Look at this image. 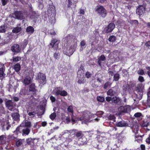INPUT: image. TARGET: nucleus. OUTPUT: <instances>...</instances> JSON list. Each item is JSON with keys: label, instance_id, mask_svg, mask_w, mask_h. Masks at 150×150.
Segmentation results:
<instances>
[{"label": "nucleus", "instance_id": "obj_1", "mask_svg": "<svg viewBox=\"0 0 150 150\" xmlns=\"http://www.w3.org/2000/svg\"><path fill=\"white\" fill-rule=\"evenodd\" d=\"M144 87V85L143 84L140 83L138 84L135 88V91L137 93L135 95L136 98L139 100H141L142 98Z\"/></svg>", "mask_w": 150, "mask_h": 150}, {"label": "nucleus", "instance_id": "obj_2", "mask_svg": "<svg viewBox=\"0 0 150 150\" xmlns=\"http://www.w3.org/2000/svg\"><path fill=\"white\" fill-rule=\"evenodd\" d=\"M48 16H50L49 18V22L51 24H53L55 22V10L54 8L53 7H49L47 10Z\"/></svg>", "mask_w": 150, "mask_h": 150}, {"label": "nucleus", "instance_id": "obj_3", "mask_svg": "<svg viewBox=\"0 0 150 150\" xmlns=\"http://www.w3.org/2000/svg\"><path fill=\"white\" fill-rule=\"evenodd\" d=\"M64 46L63 49V52L64 54L67 56H70L73 53L75 50V46L73 45V46H71L69 47Z\"/></svg>", "mask_w": 150, "mask_h": 150}, {"label": "nucleus", "instance_id": "obj_4", "mask_svg": "<svg viewBox=\"0 0 150 150\" xmlns=\"http://www.w3.org/2000/svg\"><path fill=\"white\" fill-rule=\"evenodd\" d=\"M29 15L30 19L32 20L34 23L36 22L37 19L40 16V15L38 11H36L33 10L30 11Z\"/></svg>", "mask_w": 150, "mask_h": 150}, {"label": "nucleus", "instance_id": "obj_5", "mask_svg": "<svg viewBox=\"0 0 150 150\" xmlns=\"http://www.w3.org/2000/svg\"><path fill=\"white\" fill-rule=\"evenodd\" d=\"M96 11L99 16L103 18H104L106 16V11L103 6H100L96 9Z\"/></svg>", "mask_w": 150, "mask_h": 150}, {"label": "nucleus", "instance_id": "obj_6", "mask_svg": "<svg viewBox=\"0 0 150 150\" xmlns=\"http://www.w3.org/2000/svg\"><path fill=\"white\" fill-rule=\"evenodd\" d=\"M118 110L120 114L127 113L131 110V108L129 105H122L118 108Z\"/></svg>", "mask_w": 150, "mask_h": 150}, {"label": "nucleus", "instance_id": "obj_7", "mask_svg": "<svg viewBox=\"0 0 150 150\" xmlns=\"http://www.w3.org/2000/svg\"><path fill=\"white\" fill-rule=\"evenodd\" d=\"M28 92L30 93L33 94V95H36V92L37 91V87L35 86V84L32 83L28 87Z\"/></svg>", "mask_w": 150, "mask_h": 150}, {"label": "nucleus", "instance_id": "obj_8", "mask_svg": "<svg viewBox=\"0 0 150 150\" xmlns=\"http://www.w3.org/2000/svg\"><path fill=\"white\" fill-rule=\"evenodd\" d=\"M74 36L72 34H69L67 36L64 38V46H67L69 45L71 43V42L72 41Z\"/></svg>", "mask_w": 150, "mask_h": 150}, {"label": "nucleus", "instance_id": "obj_9", "mask_svg": "<svg viewBox=\"0 0 150 150\" xmlns=\"http://www.w3.org/2000/svg\"><path fill=\"white\" fill-rule=\"evenodd\" d=\"M67 7L68 8H75L76 6V4L78 2V0H67Z\"/></svg>", "mask_w": 150, "mask_h": 150}, {"label": "nucleus", "instance_id": "obj_10", "mask_svg": "<svg viewBox=\"0 0 150 150\" xmlns=\"http://www.w3.org/2000/svg\"><path fill=\"white\" fill-rule=\"evenodd\" d=\"M5 105L7 109L10 111H12L15 107V105L11 100H8L6 102Z\"/></svg>", "mask_w": 150, "mask_h": 150}, {"label": "nucleus", "instance_id": "obj_11", "mask_svg": "<svg viewBox=\"0 0 150 150\" xmlns=\"http://www.w3.org/2000/svg\"><path fill=\"white\" fill-rule=\"evenodd\" d=\"M58 44L57 40L56 38H53L51 40L50 45L51 46L52 48H54V50H57L58 47Z\"/></svg>", "mask_w": 150, "mask_h": 150}, {"label": "nucleus", "instance_id": "obj_12", "mask_svg": "<svg viewBox=\"0 0 150 150\" xmlns=\"http://www.w3.org/2000/svg\"><path fill=\"white\" fill-rule=\"evenodd\" d=\"M16 112L11 114V116L13 119L15 121H18L20 120V115L19 113V111L18 109H16Z\"/></svg>", "mask_w": 150, "mask_h": 150}, {"label": "nucleus", "instance_id": "obj_13", "mask_svg": "<svg viewBox=\"0 0 150 150\" xmlns=\"http://www.w3.org/2000/svg\"><path fill=\"white\" fill-rule=\"evenodd\" d=\"M115 25L113 23H110L108 25V27L105 28L104 30L105 33H108L112 32L115 28Z\"/></svg>", "mask_w": 150, "mask_h": 150}, {"label": "nucleus", "instance_id": "obj_14", "mask_svg": "<svg viewBox=\"0 0 150 150\" xmlns=\"http://www.w3.org/2000/svg\"><path fill=\"white\" fill-rule=\"evenodd\" d=\"M16 18L18 20H22L23 17V13L21 11H16L14 13Z\"/></svg>", "mask_w": 150, "mask_h": 150}, {"label": "nucleus", "instance_id": "obj_15", "mask_svg": "<svg viewBox=\"0 0 150 150\" xmlns=\"http://www.w3.org/2000/svg\"><path fill=\"white\" fill-rule=\"evenodd\" d=\"M11 51L13 52L18 53L21 51L19 45L17 44H14L11 48Z\"/></svg>", "mask_w": 150, "mask_h": 150}, {"label": "nucleus", "instance_id": "obj_16", "mask_svg": "<svg viewBox=\"0 0 150 150\" xmlns=\"http://www.w3.org/2000/svg\"><path fill=\"white\" fill-rule=\"evenodd\" d=\"M145 11V8L142 6H140L137 8L136 10V13L138 15H142Z\"/></svg>", "mask_w": 150, "mask_h": 150}, {"label": "nucleus", "instance_id": "obj_17", "mask_svg": "<svg viewBox=\"0 0 150 150\" xmlns=\"http://www.w3.org/2000/svg\"><path fill=\"white\" fill-rule=\"evenodd\" d=\"M5 70V67L4 66L0 68V79L2 80L5 77L6 74L4 73Z\"/></svg>", "mask_w": 150, "mask_h": 150}, {"label": "nucleus", "instance_id": "obj_18", "mask_svg": "<svg viewBox=\"0 0 150 150\" xmlns=\"http://www.w3.org/2000/svg\"><path fill=\"white\" fill-rule=\"evenodd\" d=\"M121 99L118 97L114 96L112 98V102L116 105H119L121 102Z\"/></svg>", "mask_w": 150, "mask_h": 150}, {"label": "nucleus", "instance_id": "obj_19", "mask_svg": "<svg viewBox=\"0 0 150 150\" xmlns=\"http://www.w3.org/2000/svg\"><path fill=\"white\" fill-rule=\"evenodd\" d=\"M23 126L21 125L18 126L16 128L15 131L13 132L17 135H18L19 134H22L23 130Z\"/></svg>", "mask_w": 150, "mask_h": 150}, {"label": "nucleus", "instance_id": "obj_20", "mask_svg": "<svg viewBox=\"0 0 150 150\" xmlns=\"http://www.w3.org/2000/svg\"><path fill=\"white\" fill-rule=\"evenodd\" d=\"M106 60V57L104 55H101L98 58L97 62L99 66L102 67V61H105Z\"/></svg>", "mask_w": 150, "mask_h": 150}, {"label": "nucleus", "instance_id": "obj_21", "mask_svg": "<svg viewBox=\"0 0 150 150\" xmlns=\"http://www.w3.org/2000/svg\"><path fill=\"white\" fill-rule=\"evenodd\" d=\"M38 79L42 80L44 82L46 80V77L45 74L39 72L38 74Z\"/></svg>", "mask_w": 150, "mask_h": 150}, {"label": "nucleus", "instance_id": "obj_22", "mask_svg": "<svg viewBox=\"0 0 150 150\" xmlns=\"http://www.w3.org/2000/svg\"><path fill=\"white\" fill-rule=\"evenodd\" d=\"M30 83L31 78L30 76H28L25 77L23 80V83L25 85H29Z\"/></svg>", "mask_w": 150, "mask_h": 150}, {"label": "nucleus", "instance_id": "obj_23", "mask_svg": "<svg viewBox=\"0 0 150 150\" xmlns=\"http://www.w3.org/2000/svg\"><path fill=\"white\" fill-rule=\"evenodd\" d=\"M73 136L74 137L76 136L79 139L82 137L83 136V134L82 131H78L75 132L74 134H73Z\"/></svg>", "mask_w": 150, "mask_h": 150}, {"label": "nucleus", "instance_id": "obj_24", "mask_svg": "<svg viewBox=\"0 0 150 150\" xmlns=\"http://www.w3.org/2000/svg\"><path fill=\"white\" fill-rule=\"evenodd\" d=\"M30 130L28 127L25 128L23 126L22 133L23 136L28 135L30 133Z\"/></svg>", "mask_w": 150, "mask_h": 150}, {"label": "nucleus", "instance_id": "obj_25", "mask_svg": "<svg viewBox=\"0 0 150 150\" xmlns=\"http://www.w3.org/2000/svg\"><path fill=\"white\" fill-rule=\"evenodd\" d=\"M127 123L125 121H121L116 123V125L118 127H123L126 126L127 125Z\"/></svg>", "mask_w": 150, "mask_h": 150}, {"label": "nucleus", "instance_id": "obj_26", "mask_svg": "<svg viewBox=\"0 0 150 150\" xmlns=\"http://www.w3.org/2000/svg\"><path fill=\"white\" fill-rule=\"evenodd\" d=\"M13 69L16 72H18L21 69V66L20 64L17 63L13 66Z\"/></svg>", "mask_w": 150, "mask_h": 150}, {"label": "nucleus", "instance_id": "obj_27", "mask_svg": "<svg viewBox=\"0 0 150 150\" xmlns=\"http://www.w3.org/2000/svg\"><path fill=\"white\" fill-rule=\"evenodd\" d=\"M35 139V138H29L26 139V141L27 144L28 145H30L32 144L31 143H32L34 144V141Z\"/></svg>", "mask_w": 150, "mask_h": 150}, {"label": "nucleus", "instance_id": "obj_28", "mask_svg": "<svg viewBox=\"0 0 150 150\" xmlns=\"http://www.w3.org/2000/svg\"><path fill=\"white\" fill-rule=\"evenodd\" d=\"M115 93V92L112 89H109L107 92V94L111 96H113Z\"/></svg>", "mask_w": 150, "mask_h": 150}, {"label": "nucleus", "instance_id": "obj_29", "mask_svg": "<svg viewBox=\"0 0 150 150\" xmlns=\"http://www.w3.org/2000/svg\"><path fill=\"white\" fill-rule=\"evenodd\" d=\"M74 139V137L73 136V134H70L68 137L67 138L66 141L70 142H71Z\"/></svg>", "mask_w": 150, "mask_h": 150}, {"label": "nucleus", "instance_id": "obj_30", "mask_svg": "<svg viewBox=\"0 0 150 150\" xmlns=\"http://www.w3.org/2000/svg\"><path fill=\"white\" fill-rule=\"evenodd\" d=\"M34 31V29L32 26H29L27 27L26 29V31L29 33H33Z\"/></svg>", "mask_w": 150, "mask_h": 150}, {"label": "nucleus", "instance_id": "obj_31", "mask_svg": "<svg viewBox=\"0 0 150 150\" xmlns=\"http://www.w3.org/2000/svg\"><path fill=\"white\" fill-rule=\"evenodd\" d=\"M21 30V27H17L14 28L12 30V32L13 33H18Z\"/></svg>", "mask_w": 150, "mask_h": 150}, {"label": "nucleus", "instance_id": "obj_32", "mask_svg": "<svg viewBox=\"0 0 150 150\" xmlns=\"http://www.w3.org/2000/svg\"><path fill=\"white\" fill-rule=\"evenodd\" d=\"M67 111L68 112L71 113L72 116L74 115V111L72 105L69 106L67 108Z\"/></svg>", "mask_w": 150, "mask_h": 150}, {"label": "nucleus", "instance_id": "obj_33", "mask_svg": "<svg viewBox=\"0 0 150 150\" xmlns=\"http://www.w3.org/2000/svg\"><path fill=\"white\" fill-rule=\"evenodd\" d=\"M108 40L110 42H114L116 40V38L114 35H111L110 36Z\"/></svg>", "mask_w": 150, "mask_h": 150}, {"label": "nucleus", "instance_id": "obj_34", "mask_svg": "<svg viewBox=\"0 0 150 150\" xmlns=\"http://www.w3.org/2000/svg\"><path fill=\"white\" fill-rule=\"evenodd\" d=\"M60 53L58 51H56L54 54L53 57L55 59L58 60L59 59Z\"/></svg>", "mask_w": 150, "mask_h": 150}, {"label": "nucleus", "instance_id": "obj_35", "mask_svg": "<svg viewBox=\"0 0 150 150\" xmlns=\"http://www.w3.org/2000/svg\"><path fill=\"white\" fill-rule=\"evenodd\" d=\"M6 26L5 24L0 26V33H4L6 32Z\"/></svg>", "mask_w": 150, "mask_h": 150}, {"label": "nucleus", "instance_id": "obj_36", "mask_svg": "<svg viewBox=\"0 0 150 150\" xmlns=\"http://www.w3.org/2000/svg\"><path fill=\"white\" fill-rule=\"evenodd\" d=\"M120 78V75L119 74L116 73L113 76V80L115 81H118Z\"/></svg>", "mask_w": 150, "mask_h": 150}, {"label": "nucleus", "instance_id": "obj_37", "mask_svg": "<svg viewBox=\"0 0 150 150\" xmlns=\"http://www.w3.org/2000/svg\"><path fill=\"white\" fill-rule=\"evenodd\" d=\"M23 143V140L19 139L17 140L16 142V146L18 147L21 146Z\"/></svg>", "mask_w": 150, "mask_h": 150}, {"label": "nucleus", "instance_id": "obj_38", "mask_svg": "<svg viewBox=\"0 0 150 150\" xmlns=\"http://www.w3.org/2000/svg\"><path fill=\"white\" fill-rule=\"evenodd\" d=\"M60 87H57L55 89V95L57 96H59V95H60V93L61 91L59 90V89H60Z\"/></svg>", "mask_w": 150, "mask_h": 150}, {"label": "nucleus", "instance_id": "obj_39", "mask_svg": "<svg viewBox=\"0 0 150 150\" xmlns=\"http://www.w3.org/2000/svg\"><path fill=\"white\" fill-rule=\"evenodd\" d=\"M10 41V40L9 39L7 40H4L2 42L0 43V46H3L4 45L7 44L9 43Z\"/></svg>", "mask_w": 150, "mask_h": 150}, {"label": "nucleus", "instance_id": "obj_40", "mask_svg": "<svg viewBox=\"0 0 150 150\" xmlns=\"http://www.w3.org/2000/svg\"><path fill=\"white\" fill-rule=\"evenodd\" d=\"M56 117V113L55 112H54L51 113L50 115V118L52 120H54Z\"/></svg>", "mask_w": 150, "mask_h": 150}, {"label": "nucleus", "instance_id": "obj_41", "mask_svg": "<svg viewBox=\"0 0 150 150\" xmlns=\"http://www.w3.org/2000/svg\"><path fill=\"white\" fill-rule=\"evenodd\" d=\"M12 59L13 62H17L20 61L21 58L20 57H13Z\"/></svg>", "mask_w": 150, "mask_h": 150}, {"label": "nucleus", "instance_id": "obj_42", "mask_svg": "<svg viewBox=\"0 0 150 150\" xmlns=\"http://www.w3.org/2000/svg\"><path fill=\"white\" fill-rule=\"evenodd\" d=\"M47 16L45 12H44L42 13V19L45 21L47 20Z\"/></svg>", "mask_w": 150, "mask_h": 150}, {"label": "nucleus", "instance_id": "obj_43", "mask_svg": "<svg viewBox=\"0 0 150 150\" xmlns=\"http://www.w3.org/2000/svg\"><path fill=\"white\" fill-rule=\"evenodd\" d=\"M92 74L90 72L87 71L85 73V76L87 78L89 79L91 77Z\"/></svg>", "mask_w": 150, "mask_h": 150}, {"label": "nucleus", "instance_id": "obj_44", "mask_svg": "<svg viewBox=\"0 0 150 150\" xmlns=\"http://www.w3.org/2000/svg\"><path fill=\"white\" fill-rule=\"evenodd\" d=\"M28 44V40L26 39H25L22 42L21 46H22L23 48H25L26 47Z\"/></svg>", "mask_w": 150, "mask_h": 150}, {"label": "nucleus", "instance_id": "obj_45", "mask_svg": "<svg viewBox=\"0 0 150 150\" xmlns=\"http://www.w3.org/2000/svg\"><path fill=\"white\" fill-rule=\"evenodd\" d=\"M97 99L98 101L101 102H103L105 100V98L101 96H97Z\"/></svg>", "mask_w": 150, "mask_h": 150}, {"label": "nucleus", "instance_id": "obj_46", "mask_svg": "<svg viewBox=\"0 0 150 150\" xmlns=\"http://www.w3.org/2000/svg\"><path fill=\"white\" fill-rule=\"evenodd\" d=\"M111 85V83H110V82L108 81L106 82L105 83V84L104 85V89H107V88L108 86H110Z\"/></svg>", "mask_w": 150, "mask_h": 150}, {"label": "nucleus", "instance_id": "obj_47", "mask_svg": "<svg viewBox=\"0 0 150 150\" xmlns=\"http://www.w3.org/2000/svg\"><path fill=\"white\" fill-rule=\"evenodd\" d=\"M68 93L65 90H63L61 91L60 95L62 96H67Z\"/></svg>", "mask_w": 150, "mask_h": 150}, {"label": "nucleus", "instance_id": "obj_48", "mask_svg": "<svg viewBox=\"0 0 150 150\" xmlns=\"http://www.w3.org/2000/svg\"><path fill=\"white\" fill-rule=\"evenodd\" d=\"M129 84L127 83L124 85L123 86V89L125 91H126L129 89Z\"/></svg>", "mask_w": 150, "mask_h": 150}, {"label": "nucleus", "instance_id": "obj_49", "mask_svg": "<svg viewBox=\"0 0 150 150\" xmlns=\"http://www.w3.org/2000/svg\"><path fill=\"white\" fill-rule=\"evenodd\" d=\"M116 118V117L114 115L110 114L108 117L109 120H114Z\"/></svg>", "mask_w": 150, "mask_h": 150}, {"label": "nucleus", "instance_id": "obj_50", "mask_svg": "<svg viewBox=\"0 0 150 150\" xmlns=\"http://www.w3.org/2000/svg\"><path fill=\"white\" fill-rule=\"evenodd\" d=\"M146 69L147 70L146 73L147 74L150 78V67L146 66Z\"/></svg>", "mask_w": 150, "mask_h": 150}, {"label": "nucleus", "instance_id": "obj_51", "mask_svg": "<svg viewBox=\"0 0 150 150\" xmlns=\"http://www.w3.org/2000/svg\"><path fill=\"white\" fill-rule=\"evenodd\" d=\"M5 136L2 135L0 136V145L2 144L3 142H4V139L5 138Z\"/></svg>", "mask_w": 150, "mask_h": 150}, {"label": "nucleus", "instance_id": "obj_52", "mask_svg": "<svg viewBox=\"0 0 150 150\" xmlns=\"http://www.w3.org/2000/svg\"><path fill=\"white\" fill-rule=\"evenodd\" d=\"M74 130H65L62 133V135H64L66 134L67 133H70V134H71V131H73Z\"/></svg>", "mask_w": 150, "mask_h": 150}, {"label": "nucleus", "instance_id": "obj_53", "mask_svg": "<svg viewBox=\"0 0 150 150\" xmlns=\"http://www.w3.org/2000/svg\"><path fill=\"white\" fill-rule=\"evenodd\" d=\"M25 125L26 127H30L31 126V124L30 122L29 121H27L25 122Z\"/></svg>", "mask_w": 150, "mask_h": 150}, {"label": "nucleus", "instance_id": "obj_54", "mask_svg": "<svg viewBox=\"0 0 150 150\" xmlns=\"http://www.w3.org/2000/svg\"><path fill=\"white\" fill-rule=\"evenodd\" d=\"M138 80L141 82H143L144 81V78L142 76H139Z\"/></svg>", "mask_w": 150, "mask_h": 150}, {"label": "nucleus", "instance_id": "obj_55", "mask_svg": "<svg viewBox=\"0 0 150 150\" xmlns=\"http://www.w3.org/2000/svg\"><path fill=\"white\" fill-rule=\"evenodd\" d=\"M137 73L138 74L143 75L144 74V72L143 69H141L138 71Z\"/></svg>", "mask_w": 150, "mask_h": 150}, {"label": "nucleus", "instance_id": "obj_56", "mask_svg": "<svg viewBox=\"0 0 150 150\" xmlns=\"http://www.w3.org/2000/svg\"><path fill=\"white\" fill-rule=\"evenodd\" d=\"M84 78H82L81 79H79L78 81V82L79 83H84Z\"/></svg>", "mask_w": 150, "mask_h": 150}, {"label": "nucleus", "instance_id": "obj_57", "mask_svg": "<svg viewBox=\"0 0 150 150\" xmlns=\"http://www.w3.org/2000/svg\"><path fill=\"white\" fill-rule=\"evenodd\" d=\"M142 115V114L141 112L136 113L134 115V116L136 117H140Z\"/></svg>", "mask_w": 150, "mask_h": 150}, {"label": "nucleus", "instance_id": "obj_58", "mask_svg": "<svg viewBox=\"0 0 150 150\" xmlns=\"http://www.w3.org/2000/svg\"><path fill=\"white\" fill-rule=\"evenodd\" d=\"M86 44L85 41L84 40H83L81 42L80 45L82 47H83L86 45Z\"/></svg>", "mask_w": 150, "mask_h": 150}, {"label": "nucleus", "instance_id": "obj_59", "mask_svg": "<svg viewBox=\"0 0 150 150\" xmlns=\"http://www.w3.org/2000/svg\"><path fill=\"white\" fill-rule=\"evenodd\" d=\"M1 2L2 5L4 6L7 4L8 1L7 0H1Z\"/></svg>", "mask_w": 150, "mask_h": 150}, {"label": "nucleus", "instance_id": "obj_60", "mask_svg": "<svg viewBox=\"0 0 150 150\" xmlns=\"http://www.w3.org/2000/svg\"><path fill=\"white\" fill-rule=\"evenodd\" d=\"M108 73L109 75H110L111 76L113 75L114 72L113 71H111V69H109L108 71Z\"/></svg>", "mask_w": 150, "mask_h": 150}, {"label": "nucleus", "instance_id": "obj_61", "mask_svg": "<svg viewBox=\"0 0 150 150\" xmlns=\"http://www.w3.org/2000/svg\"><path fill=\"white\" fill-rule=\"evenodd\" d=\"M146 142L148 144H150V134L149 137L146 139Z\"/></svg>", "mask_w": 150, "mask_h": 150}, {"label": "nucleus", "instance_id": "obj_62", "mask_svg": "<svg viewBox=\"0 0 150 150\" xmlns=\"http://www.w3.org/2000/svg\"><path fill=\"white\" fill-rule=\"evenodd\" d=\"M105 99H106V100L107 102H110L111 100L112 101V98L110 97H109V96H108V97H106V98Z\"/></svg>", "mask_w": 150, "mask_h": 150}, {"label": "nucleus", "instance_id": "obj_63", "mask_svg": "<svg viewBox=\"0 0 150 150\" xmlns=\"http://www.w3.org/2000/svg\"><path fill=\"white\" fill-rule=\"evenodd\" d=\"M50 98L52 102H54L55 101V97L52 96H50Z\"/></svg>", "mask_w": 150, "mask_h": 150}, {"label": "nucleus", "instance_id": "obj_64", "mask_svg": "<svg viewBox=\"0 0 150 150\" xmlns=\"http://www.w3.org/2000/svg\"><path fill=\"white\" fill-rule=\"evenodd\" d=\"M140 148L141 150H145V146L144 144L140 145Z\"/></svg>", "mask_w": 150, "mask_h": 150}]
</instances>
